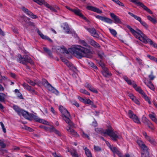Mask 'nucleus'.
Wrapping results in <instances>:
<instances>
[{"label":"nucleus","mask_w":157,"mask_h":157,"mask_svg":"<svg viewBox=\"0 0 157 157\" xmlns=\"http://www.w3.org/2000/svg\"><path fill=\"white\" fill-rule=\"evenodd\" d=\"M80 42L85 47L79 45H75L70 48L72 52L78 59L91 58L93 54L91 47L84 40H81Z\"/></svg>","instance_id":"f257e3e1"},{"label":"nucleus","mask_w":157,"mask_h":157,"mask_svg":"<svg viewBox=\"0 0 157 157\" xmlns=\"http://www.w3.org/2000/svg\"><path fill=\"white\" fill-rule=\"evenodd\" d=\"M59 109L62 114V116L64 121L68 124V126L66 128L67 130L73 136L78 137L79 135L71 128V127L74 126V124L71 120V117L69 113L63 106H60Z\"/></svg>","instance_id":"f03ea898"},{"label":"nucleus","mask_w":157,"mask_h":157,"mask_svg":"<svg viewBox=\"0 0 157 157\" xmlns=\"http://www.w3.org/2000/svg\"><path fill=\"white\" fill-rule=\"evenodd\" d=\"M126 27L136 38L139 39L144 43H149L151 45L157 48V44L147 37L140 30L137 29L136 31L128 25H127Z\"/></svg>","instance_id":"7ed1b4c3"},{"label":"nucleus","mask_w":157,"mask_h":157,"mask_svg":"<svg viewBox=\"0 0 157 157\" xmlns=\"http://www.w3.org/2000/svg\"><path fill=\"white\" fill-rule=\"evenodd\" d=\"M104 134L108 135L111 138L112 140L114 141H117L118 139L122 138V137L120 134L116 132H114L112 128L107 129L103 132Z\"/></svg>","instance_id":"20e7f679"},{"label":"nucleus","mask_w":157,"mask_h":157,"mask_svg":"<svg viewBox=\"0 0 157 157\" xmlns=\"http://www.w3.org/2000/svg\"><path fill=\"white\" fill-rule=\"evenodd\" d=\"M17 61L19 63L25 65H26L28 63L31 64H34V62L30 58L27 56H25V57H23L21 55H19L18 56Z\"/></svg>","instance_id":"39448f33"},{"label":"nucleus","mask_w":157,"mask_h":157,"mask_svg":"<svg viewBox=\"0 0 157 157\" xmlns=\"http://www.w3.org/2000/svg\"><path fill=\"white\" fill-rule=\"evenodd\" d=\"M42 84L49 91L56 95L58 94L59 93L58 91L55 89L46 80L44 79L43 80Z\"/></svg>","instance_id":"423d86ee"},{"label":"nucleus","mask_w":157,"mask_h":157,"mask_svg":"<svg viewBox=\"0 0 157 157\" xmlns=\"http://www.w3.org/2000/svg\"><path fill=\"white\" fill-rule=\"evenodd\" d=\"M137 143L141 149L144 151V152L143 153H144V155H147V152L149 153L147 151L148 150V147L141 140H138L137 141Z\"/></svg>","instance_id":"0eeeda50"},{"label":"nucleus","mask_w":157,"mask_h":157,"mask_svg":"<svg viewBox=\"0 0 157 157\" xmlns=\"http://www.w3.org/2000/svg\"><path fill=\"white\" fill-rule=\"evenodd\" d=\"M143 134L144 136L145 139L148 141L151 144L154 146L156 145V142L155 140L153 138V137H151L148 136L146 132H143Z\"/></svg>","instance_id":"6e6552de"},{"label":"nucleus","mask_w":157,"mask_h":157,"mask_svg":"<svg viewBox=\"0 0 157 157\" xmlns=\"http://www.w3.org/2000/svg\"><path fill=\"white\" fill-rule=\"evenodd\" d=\"M128 114L129 117L132 119L137 124L140 123V122L139 119L136 114L133 113L132 111L129 110Z\"/></svg>","instance_id":"1a4fd4ad"},{"label":"nucleus","mask_w":157,"mask_h":157,"mask_svg":"<svg viewBox=\"0 0 157 157\" xmlns=\"http://www.w3.org/2000/svg\"><path fill=\"white\" fill-rule=\"evenodd\" d=\"M136 90L142 95V97L144 98L146 101L148 102L149 104H151V102L148 97L142 90L140 87L136 88Z\"/></svg>","instance_id":"9d476101"},{"label":"nucleus","mask_w":157,"mask_h":157,"mask_svg":"<svg viewBox=\"0 0 157 157\" xmlns=\"http://www.w3.org/2000/svg\"><path fill=\"white\" fill-rule=\"evenodd\" d=\"M66 8L69 10L71 11L72 12H74L75 14L79 16V17L82 18L84 19H86V18L85 17L83 14L81 13L80 10L78 9H72L68 7V6H66Z\"/></svg>","instance_id":"9b49d317"},{"label":"nucleus","mask_w":157,"mask_h":157,"mask_svg":"<svg viewBox=\"0 0 157 157\" xmlns=\"http://www.w3.org/2000/svg\"><path fill=\"white\" fill-rule=\"evenodd\" d=\"M86 30L91 34V35L97 38H99V36L96 30L94 28H87Z\"/></svg>","instance_id":"f8f14e48"},{"label":"nucleus","mask_w":157,"mask_h":157,"mask_svg":"<svg viewBox=\"0 0 157 157\" xmlns=\"http://www.w3.org/2000/svg\"><path fill=\"white\" fill-rule=\"evenodd\" d=\"M96 18L102 21H105L109 24H111L112 23V20L106 17L97 15L96 16Z\"/></svg>","instance_id":"ddd939ff"},{"label":"nucleus","mask_w":157,"mask_h":157,"mask_svg":"<svg viewBox=\"0 0 157 157\" xmlns=\"http://www.w3.org/2000/svg\"><path fill=\"white\" fill-rule=\"evenodd\" d=\"M64 30H65V32L68 34H73L74 33V31L72 29H70L69 28L68 25L66 23L63 24V25L62 26Z\"/></svg>","instance_id":"4468645a"},{"label":"nucleus","mask_w":157,"mask_h":157,"mask_svg":"<svg viewBox=\"0 0 157 157\" xmlns=\"http://www.w3.org/2000/svg\"><path fill=\"white\" fill-rule=\"evenodd\" d=\"M110 149L114 154H117L119 157H123L121 153L118 150L117 148L113 146H110Z\"/></svg>","instance_id":"2eb2a0df"},{"label":"nucleus","mask_w":157,"mask_h":157,"mask_svg":"<svg viewBox=\"0 0 157 157\" xmlns=\"http://www.w3.org/2000/svg\"><path fill=\"white\" fill-rule=\"evenodd\" d=\"M110 15L111 17L113 18L114 21V22L116 23H121V21L119 17L116 16L113 13H111Z\"/></svg>","instance_id":"dca6fc26"},{"label":"nucleus","mask_w":157,"mask_h":157,"mask_svg":"<svg viewBox=\"0 0 157 157\" xmlns=\"http://www.w3.org/2000/svg\"><path fill=\"white\" fill-rule=\"evenodd\" d=\"M88 9L96 12L98 13H102V11L99 9L96 8L95 7L90 6H88L87 7Z\"/></svg>","instance_id":"f3484780"},{"label":"nucleus","mask_w":157,"mask_h":157,"mask_svg":"<svg viewBox=\"0 0 157 157\" xmlns=\"http://www.w3.org/2000/svg\"><path fill=\"white\" fill-rule=\"evenodd\" d=\"M101 72L102 75L106 77H108L112 75V74L111 73L109 72L107 68L106 67L103 69V70Z\"/></svg>","instance_id":"a211bd4d"},{"label":"nucleus","mask_w":157,"mask_h":157,"mask_svg":"<svg viewBox=\"0 0 157 157\" xmlns=\"http://www.w3.org/2000/svg\"><path fill=\"white\" fill-rule=\"evenodd\" d=\"M57 50L62 53H66L67 54L69 53L68 51L64 46H62L60 47H58L57 48Z\"/></svg>","instance_id":"6ab92c4d"},{"label":"nucleus","mask_w":157,"mask_h":157,"mask_svg":"<svg viewBox=\"0 0 157 157\" xmlns=\"http://www.w3.org/2000/svg\"><path fill=\"white\" fill-rule=\"evenodd\" d=\"M144 82L145 84L151 89L152 90H154L155 89V87L152 82L151 81H150L148 83H147L146 82V78H145L144 80Z\"/></svg>","instance_id":"aec40b11"},{"label":"nucleus","mask_w":157,"mask_h":157,"mask_svg":"<svg viewBox=\"0 0 157 157\" xmlns=\"http://www.w3.org/2000/svg\"><path fill=\"white\" fill-rule=\"evenodd\" d=\"M89 42L91 45L95 48H99L100 47V46L99 44L92 39H90L89 41Z\"/></svg>","instance_id":"412c9836"},{"label":"nucleus","mask_w":157,"mask_h":157,"mask_svg":"<svg viewBox=\"0 0 157 157\" xmlns=\"http://www.w3.org/2000/svg\"><path fill=\"white\" fill-rule=\"evenodd\" d=\"M138 6H140L143 8V9L150 14H152V12L149 9H148L146 6H145L143 3L140 2Z\"/></svg>","instance_id":"4be33fe9"},{"label":"nucleus","mask_w":157,"mask_h":157,"mask_svg":"<svg viewBox=\"0 0 157 157\" xmlns=\"http://www.w3.org/2000/svg\"><path fill=\"white\" fill-rule=\"evenodd\" d=\"M19 115H22L25 118H28L29 116L28 112L22 109L21 110L20 114Z\"/></svg>","instance_id":"5701e85b"},{"label":"nucleus","mask_w":157,"mask_h":157,"mask_svg":"<svg viewBox=\"0 0 157 157\" xmlns=\"http://www.w3.org/2000/svg\"><path fill=\"white\" fill-rule=\"evenodd\" d=\"M97 53L99 57L101 59H104L106 56L103 51L101 50L98 51Z\"/></svg>","instance_id":"b1692460"},{"label":"nucleus","mask_w":157,"mask_h":157,"mask_svg":"<svg viewBox=\"0 0 157 157\" xmlns=\"http://www.w3.org/2000/svg\"><path fill=\"white\" fill-rule=\"evenodd\" d=\"M36 120V121H38L39 122L42 123L43 124H49V123L48 122H47L44 120H43V119L39 118L38 117H37L36 116H35V117L34 118Z\"/></svg>","instance_id":"393cba45"},{"label":"nucleus","mask_w":157,"mask_h":157,"mask_svg":"<svg viewBox=\"0 0 157 157\" xmlns=\"http://www.w3.org/2000/svg\"><path fill=\"white\" fill-rule=\"evenodd\" d=\"M36 120V121H38L39 122L42 123L43 124H49V123L48 122H47L44 120H43V119L39 118L38 117H37L36 116H35V117L34 118Z\"/></svg>","instance_id":"a878e982"},{"label":"nucleus","mask_w":157,"mask_h":157,"mask_svg":"<svg viewBox=\"0 0 157 157\" xmlns=\"http://www.w3.org/2000/svg\"><path fill=\"white\" fill-rule=\"evenodd\" d=\"M128 13L131 16L133 17L137 21H139L140 22L142 21L141 20V18L140 17L137 16L134 14L133 13H132L130 12H128Z\"/></svg>","instance_id":"bb28decb"},{"label":"nucleus","mask_w":157,"mask_h":157,"mask_svg":"<svg viewBox=\"0 0 157 157\" xmlns=\"http://www.w3.org/2000/svg\"><path fill=\"white\" fill-rule=\"evenodd\" d=\"M14 110L19 115L20 114V112L21 109H20V108L16 105H14L13 107Z\"/></svg>","instance_id":"cd10ccee"},{"label":"nucleus","mask_w":157,"mask_h":157,"mask_svg":"<svg viewBox=\"0 0 157 157\" xmlns=\"http://www.w3.org/2000/svg\"><path fill=\"white\" fill-rule=\"evenodd\" d=\"M87 132L88 133V134L86 133L84 131H82V136L83 138H87L88 139H90V138L89 136V134H88V133L90 132V131L89 130H87Z\"/></svg>","instance_id":"c85d7f7f"},{"label":"nucleus","mask_w":157,"mask_h":157,"mask_svg":"<svg viewBox=\"0 0 157 157\" xmlns=\"http://www.w3.org/2000/svg\"><path fill=\"white\" fill-rule=\"evenodd\" d=\"M65 63L68 67H71V69H72L73 71H76V68L72 64L70 63L68 61H67V63Z\"/></svg>","instance_id":"c756f323"},{"label":"nucleus","mask_w":157,"mask_h":157,"mask_svg":"<svg viewBox=\"0 0 157 157\" xmlns=\"http://www.w3.org/2000/svg\"><path fill=\"white\" fill-rule=\"evenodd\" d=\"M84 150L85 154L87 157H92L91 154L89 149L87 147H86Z\"/></svg>","instance_id":"7c9ffc66"},{"label":"nucleus","mask_w":157,"mask_h":157,"mask_svg":"<svg viewBox=\"0 0 157 157\" xmlns=\"http://www.w3.org/2000/svg\"><path fill=\"white\" fill-rule=\"evenodd\" d=\"M6 97V95L2 93H0V101L2 102L5 101V98Z\"/></svg>","instance_id":"2f4dec72"},{"label":"nucleus","mask_w":157,"mask_h":157,"mask_svg":"<svg viewBox=\"0 0 157 157\" xmlns=\"http://www.w3.org/2000/svg\"><path fill=\"white\" fill-rule=\"evenodd\" d=\"M149 117L152 121L156 123L157 122V119L156 118L154 114H150L149 115Z\"/></svg>","instance_id":"473e14b6"},{"label":"nucleus","mask_w":157,"mask_h":157,"mask_svg":"<svg viewBox=\"0 0 157 157\" xmlns=\"http://www.w3.org/2000/svg\"><path fill=\"white\" fill-rule=\"evenodd\" d=\"M142 121L145 124H148V123L150 122L148 120V119L144 116H143L142 118Z\"/></svg>","instance_id":"72a5a7b5"},{"label":"nucleus","mask_w":157,"mask_h":157,"mask_svg":"<svg viewBox=\"0 0 157 157\" xmlns=\"http://www.w3.org/2000/svg\"><path fill=\"white\" fill-rule=\"evenodd\" d=\"M87 88H88L91 91L96 93H98V91L97 90L92 86H88L87 87Z\"/></svg>","instance_id":"f704fd0d"},{"label":"nucleus","mask_w":157,"mask_h":157,"mask_svg":"<svg viewBox=\"0 0 157 157\" xmlns=\"http://www.w3.org/2000/svg\"><path fill=\"white\" fill-rule=\"evenodd\" d=\"M37 30L38 33L40 37L43 39H46L47 36L44 35L38 29H37Z\"/></svg>","instance_id":"c9c22d12"},{"label":"nucleus","mask_w":157,"mask_h":157,"mask_svg":"<svg viewBox=\"0 0 157 157\" xmlns=\"http://www.w3.org/2000/svg\"><path fill=\"white\" fill-rule=\"evenodd\" d=\"M37 30L38 33L40 37L43 39H46L47 36L44 35L38 29H37Z\"/></svg>","instance_id":"e433bc0d"},{"label":"nucleus","mask_w":157,"mask_h":157,"mask_svg":"<svg viewBox=\"0 0 157 157\" xmlns=\"http://www.w3.org/2000/svg\"><path fill=\"white\" fill-rule=\"evenodd\" d=\"M37 30L38 33L40 37L43 39H46L47 36L44 35L38 29H37Z\"/></svg>","instance_id":"4c0bfd02"},{"label":"nucleus","mask_w":157,"mask_h":157,"mask_svg":"<svg viewBox=\"0 0 157 157\" xmlns=\"http://www.w3.org/2000/svg\"><path fill=\"white\" fill-rule=\"evenodd\" d=\"M37 30L38 33L40 37L43 39H46L47 36L44 35L38 29H37Z\"/></svg>","instance_id":"58836bf2"},{"label":"nucleus","mask_w":157,"mask_h":157,"mask_svg":"<svg viewBox=\"0 0 157 157\" xmlns=\"http://www.w3.org/2000/svg\"><path fill=\"white\" fill-rule=\"evenodd\" d=\"M147 17L149 21L153 23H155L157 22L155 18L151 17L150 16H147Z\"/></svg>","instance_id":"ea45409f"},{"label":"nucleus","mask_w":157,"mask_h":157,"mask_svg":"<svg viewBox=\"0 0 157 157\" xmlns=\"http://www.w3.org/2000/svg\"><path fill=\"white\" fill-rule=\"evenodd\" d=\"M43 49L45 52H46L47 53L49 56H51L52 53L50 50H49L46 47H44Z\"/></svg>","instance_id":"a19ab883"},{"label":"nucleus","mask_w":157,"mask_h":157,"mask_svg":"<svg viewBox=\"0 0 157 157\" xmlns=\"http://www.w3.org/2000/svg\"><path fill=\"white\" fill-rule=\"evenodd\" d=\"M23 86L26 89L29 90H31V86L28 85L26 83H24L22 84Z\"/></svg>","instance_id":"79ce46f5"},{"label":"nucleus","mask_w":157,"mask_h":157,"mask_svg":"<svg viewBox=\"0 0 157 157\" xmlns=\"http://www.w3.org/2000/svg\"><path fill=\"white\" fill-rule=\"evenodd\" d=\"M80 92L82 93H83L89 95H90V93L85 89H81L80 90Z\"/></svg>","instance_id":"37998d69"},{"label":"nucleus","mask_w":157,"mask_h":157,"mask_svg":"<svg viewBox=\"0 0 157 157\" xmlns=\"http://www.w3.org/2000/svg\"><path fill=\"white\" fill-rule=\"evenodd\" d=\"M109 30L110 31V33L114 36H116L117 33L115 30L110 28H109Z\"/></svg>","instance_id":"c03bdc74"},{"label":"nucleus","mask_w":157,"mask_h":157,"mask_svg":"<svg viewBox=\"0 0 157 157\" xmlns=\"http://www.w3.org/2000/svg\"><path fill=\"white\" fill-rule=\"evenodd\" d=\"M71 154L73 157H80L78 155L77 152L75 151H71Z\"/></svg>","instance_id":"a18cd8bd"},{"label":"nucleus","mask_w":157,"mask_h":157,"mask_svg":"<svg viewBox=\"0 0 157 157\" xmlns=\"http://www.w3.org/2000/svg\"><path fill=\"white\" fill-rule=\"evenodd\" d=\"M28 15L29 16L33 19H35L37 17V16L35 15L31 12H29V13H28Z\"/></svg>","instance_id":"49530a36"},{"label":"nucleus","mask_w":157,"mask_h":157,"mask_svg":"<svg viewBox=\"0 0 157 157\" xmlns=\"http://www.w3.org/2000/svg\"><path fill=\"white\" fill-rule=\"evenodd\" d=\"M35 2L37 3L38 4L41 5L43 4L44 2V0H33Z\"/></svg>","instance_id":"de8ad7c7"},{"label":"nucleus","mask_w":157,"mask_h":157,"mask_svg":"<svg viewBox=\"0 0 157 157\" xmlns=\"http://www.w3.org/2000/svg\"><path fill=\"white\" fill-rule=\"evenodd\" d=\"M94 149L95 151H101V149L100 147L95 145L94 146Z\"/></svg>","instance_id":"09e8293b"},{"label":"nucleus","mask_w":157,"mask_h":157,"mask_svg":"<svg viewBox=\"0 0 157 157\" xmlns=\"http://www.w3.org/2000/svg\"><path fill=\"white\" fill-rule=\"evenodd\" d=\"M146 125L151 130H154V126H153L152 124V123L150 121L148 123V124H147Z\"/></svg>","instance_id":"8fccbe9b"},{"label":"nucleus","mask_w":157,"mask_h":157,"mask_svg":"<svg viewBox=\"0 0 157 157\" xmlns=\"http://www.w3.org/2000/svg\"><path fill=\"white\" fill-rule=\"evenodd\" d=\"M140 23L147 29L148 26L147 23L144 21H142L140 22Z\"/></svg>","instance_id":"3c124183"},{"label":"nucleus","mask_w":157,"mask_h":157,"mask_svg":"<svg viewBox=\"0 0 157 157\" xmlns=\"http://www.w3.org/2000/svg\"><path fill=\"white\" fill-rule=\"evenodd\" d=\"M56 129L53 126H51V127H49L48 131L50 132H54Z\"/></svg>","instance_id":"603ef678"},{"label":"nucleus","mask_w":157,"mask_h":157,"mask_svg":"<svg viewBox=\"0 0 157 157\" xmlns=\"http://www.w3.org/2000/svg\"><path fill=\"white\" fill-rule=\"evenodd\" d=\"M0 124L1 125V127H2V128L3 130V132L4 133H6V128L5 127V126H4V125L3 123L2 122H0Z\"/></svg>","instance_id":"864d4df0"},{"label":"nucleus","mask_w":157,"mask_h":157,"mask_svg":"<svg viewBox=\"0 0 157 157\" xmlns=\"http://www.w3.org/2000/svg\"><path fill=\"white\" fill-rule=\"evenodd\" d=\"M147 57H148L149 58V59H150L153 60V61H155V62L156 60V59H157V58L155 57L154 56H151V55H147Z\"/></svg>","instance_id":"5fc2aeb1"},{"label":"nucleus","mask_w":157,"mask_h":157,"mask_svg":"<svg viewBox=\"0 0 157 157\" xmlns=\"http://www.w3.org/2000/svg\"><path fill=\"white\" fill-rule=\"evenodd\" d=\"M27 81L28 83L33 86H34L36 84L35 82H34L30 79H28L27 80Z\"/></svg>","instance_id":"6e6d98bb"},{"label":"nucleus","mask_w":157,"mask_h":157,"mask_svg":"<svg viewBox=\"0 0 157 157\" xmlns=\"http://www.w3.org/2000/svg\"><path fill=\"white\" fill-rule=\"evenodd\" d=\"M128 95L130 98L133 101L136 98V97L132 93H129Z\"/></svg>","instance_id":"4d7b16f0"},{"label":"nucleus","mask_w":157,"mask_h":157,"mask_svg":"<svg viewBox=\"0 0 157 157\" xmlns=\"http://www.w3.org/2000/svg\"><path fill=\"white\" fill-rule=\"evenodd\" d=\"M99 65L102 68V69L105 68L106 67H105V64L101 60L99 62Z\"/></svg>","instance_id":"13d9d810"},{"label":"nucleus","mask_w":157,"mask_h":157,"mask_svg":"<svg viewBox=\"0 0 157 157\" xmlns=\"http://www.w3.org/2000/svg\"><path fill=\"white\" fill-rule=\"evenodd\" d=\"M148 77L150 79V80H153L154 79V78L155 77V76H154L153 75V72L152 71H151V74L149 75Z\"/></svg>","instance_id":"bf43d9fd"},{"label":"nucleus","mask_w":157,"mask_h":157,"mask_svg":"<svg viewBox=\"0 0 157 157\" xmlns=\"http://www.w3.org/2000/svg\"><path fill=\"white\" fill-rule=\"evenodd\" d=\"M22 9L24 12L28 15V13H29V12H30V11H29V10L25 8V7H22Z\"/></svg>","instance_id":"052dcab7"},{"label":"nucleus","mask_w":157,"mask_h":157,"mask_svg":"<svg viewBox=\"0 0 157 157\" xmlns=\"http://www.w3.org/2000/svg\"><path fill=\"white\" fill-rule=\"evenodd\" d=\"M89 64L91 67H93L95 69H98L97 67L92 62H89Z\"/></svg>","instance_id":"680f3d73"},{"label":"nucleus","mask_w":157,"mask_h":157,"mask_svg":"<svg viewBox=\"0 0 157 157\" xmlns=\"http://www.w3.org/2000/svg\"><path fill=\"white\" fill-rule=\"evenodd\" d=\"M131 2L134 3L135 4L137 5L138 6L140 3V2L137 0H129Z\"/></svg>","instance_id":"e2e57ef3"},{"label":"nucleus","mask_w":157,"mask_h":157,"mask_svg":"<svg viewBox=\"0 0 157 157\" xmlns=\"http://www.w3.org/2000/svg\"><path fill=\"white\" fill-rule=\"evenodd\" d=\"M136 59L137 61L138 62L139 64L141 65H143L142 60L138 58H136Z\"/></svg>","instance_id":"0e129e2a"},{"label":"nucleus","mask_w":157,"mask_h":157,"mask_svg":"<svg viewBox=\"0 0 157 157\" xmlns=\"http://www.w3.org/2000/svg\"><path fill=\"white\" fill-rule=\"evenodd\" d=\"M0 146H1L2 148H4L6 146V144L1 140H0Z\"/></svg>","instance_id":"69168bd1"},{"label":"nucleus","mask_w":157,"mask_h":157,"mask_svg":"<svg viewBox=\"0 0 157 157\" xmlns=\"http://www.w3.org/2000/svg\"><path fill=\"white\" fill-rule=\"evenodd\" d=\"M78 98L80 101L83 102V103L86 102V100H85L84 98H81L80 96H78Z\"/></svg>","instance_id":"338daca9"},{"label":"nucleus","mask_w":157,"mask_h":157,"mask_svg":"<svg viewBox=\"0 0 157 157\" xmlns=\"http://www.w3.org/2000/svg\"><path fill=\"white\" fill-rule=\"evenodd\" d=\"M84 103L88 104H92L91 103L93 104V102L89 99H87V100H86V102H84Z\"/></svg>","instance_id":"774afa93"}]
</instances>
